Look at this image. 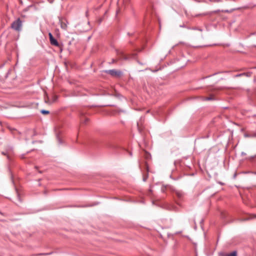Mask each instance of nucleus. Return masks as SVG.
<instances>
[{
  "label": "nucleus",
  "mask_w": 256,
  "mask_h": 256,
  "mask_svg": "<svg viewBox=\"0 0 256 256\" xmlns=\"http://www.w3.org/2000/svg\"><path fill=\"white\" fill-rule=\"evenodd\" d=\"M252 34H256V32Z\"/></svg>",
  "instance_id": "22"
},
{
  "label": "nucleus",
  "mask_w": 256,
  "mask_h": 256,
  "mask_svg": "<svg viewBox=\"0 0 256 256\" xmlns=\"http://www.w3.org/2000/svg\"><path fill=\"white\" fill-rule=\"evenodd\" d=\"M116 54L120 60H126L129 58V56H126L123 51L118 50Z\"/></svg>",
  "instance_id": "5"
},
{
  "label": "nucleus",
  "mask_w": 256,
  "mask_h": 256,
  "mask_svg": "<svg viewBox=\"0 0 256 256\" xmlns=\"http://www.w3.org/2000/svg\"><path fill=\"white\" fill-rule=\"evenodd\" d=\"M22 21L20 18L14 20L10 26L11 28L18 32H20L22 30Z\"/></svg>",
  "instance_id": "1"
},
{
  "label": "nucleus",
  "mask_w": 256,
  "mask_h": 256,
  "mask_svg": "<svg viewBox=\"0 0 256 256\" xmlns=\"http://www.w3.org/2000/svg\"><path fill=\"white\" fill-rule=\"evenodd\" d=\"M220 0H215L216 2H220Z\"/></svg>",
  "instance_id": "20"
},
{
  "label": "nucleus",
  "mask_w": 256,
  "mask_h": 256,
  "mask_svg": "<svg viewBox=\"0 0 256 256\" xmlns=\"http://www.w3.org/2000/svg\"><path fill=\"white\" fill-rule=\"evenodd\" d=\"M55 132H56V138H57L58 142L60 144H62V141L61 138L60 136V135L61 134V132L59 130H56V131Z\"/></svg>",
  "instance_id": "8"
},
{
  "label": "nucleus",
  "mask_w": 256,
  "mask_h": 256,
  "mask_svg": "<svg viewBox=\"0 0 256 256\" xmlns=\"http://www.w3.org/2000/svg\"><path fill=\"white\" fill-rule=\"evenodd\" d=\"M59 22L60 24V27L64 30H66L68 28V22L66 18L60 17Z\"/></svg>",
  "instance_id": "4"
},
{
  "label": "nucleus",
  "mask_w": 256,
  "mask_h": 256,
  "mask_svg": "<svg viewBox=\"0 0 256 256\" xmlns=\"http://www.w3.org/2000/svg\"><path fill=\"white\" fill-rule=\"evenodd\" d=\"M50 44L52 45V46H59L58 42L54 38H53L52 39L50 40Z\"/></svg>",
  "instance_id": "9"
},
{
  "label": "nucleus",
  "mask_w": 256,
  "mask_h": 256,
  "mask_svg": "<svg viewBox=\"0 0 256 256\" xmlns=\"http://www.w3.org/2000/svg\"><path fill=\"white\" fill-rule=\"evenodd\" d=\"M41 113L44 114H48L50 113V112L46 110H41Z\"/></svg>",
  "instance_id": "15"
},
{
  "label": "nucleus",
  "mask_w": 256,
  "mask_h": 256,
  "mask_svg": "<svg viewBox=\"0 0 256 256\" xmlns=\"http://www.w3.org/2000/svg\"><path fill=\"white\" fill-rule=\"evenodd\" d=\"M214 99V96L213 94H210L209 96L208 97H204L203 100H212Z\"/></svg>",
  "instance_id": "11"
},
{
  "label": "nucleus",
  "mask_w": 256,
  "mask_h": 256,
  "mask_svg": "<svg viewBox=\"0 0 256 256\" xmlns=\"http://www.w3.org/2000/svg\"><path fill=\"white\" fill-rule=\"evenodd\" d=\"M79 113L80 123L86 125L89 122V119L85 116L86 112L83 110H80Z\"/></svg>",
  "instance_id": "2"
},
{
  "label": "nucleus",
  "mask_w": 256,
  "mask_h": 256,
  "mask_svg": "<svg viewBox=\"0 0 256 256\" xmlns=\"http://www.w3.org/2000/svg\"><path fill=\"white\" fill-rule=\"evenodd\" d=\"M106 72L112 76L120 77L122 75V72L120 70L114 69L106 71Z\"/></svg>",
  "instance_id": "3"
},
{
  "label": "nucleus",
  "mask_w": 256,
  "mask_h": 256,
  "mask_svg": "<svg viewBox=\"0 0 256 256\" xmlns=\"http://www.w3.org/2000/svg\"><path fill=\"white\" fill-rule=\"evenodd\" d=\"M48 36L50 38V40L54 38L52 34L50 32L48 34Z\"/></svg>",
  "instance_id": "17"
},
{
  "label": "nucleus",
  "mask_w": 256,
  "mask_h": 256,
  "mask_svg": "<svg viewBox=\"0 0 256 256\" xmlns=\"http://www.w3.org/2000/svg\"><path fill=\"white\" fill-rule=\"evenodd\" d=\"M128 35L129 36H132L134 35V33H130V32H128Z\"/></svg>",
  "instance_id": "19"
},
{
  "label": "nucleus",
  "mask_w": 256,
  "mask_h": 256,
  "mask_svg": "<svg viewBox=\"0 0 256 256\" xmlns=\"http://www.w3.org/2000/svg\"><path fill=\"white\" fill-rule=\"evenodd\" d=\"M245 137H256V134H244Z\"/></svg>",
  "instance_id": "14"
},
{
  "label": "nucleus",
  "mask_w": 256,
  "mask_h": 256,
  "mask_svg": "<svg viewBox=\"0 0 256 256\" xmlns=\"http://www.w3.org/2000/svg\"><path fill=\"white\" fill-rule=\"evenodd\" d=\"M116 61H117V60H116L113 58V59H112V60L111 64H114V63H115Z\"/></svg>",
  "instance_id": "18"
},
{
  "label": "nucleus",
  "mask_w": 256,
  "mask_h": 256,
  "mask_svg": "<svg viewBox=\"0 0 256 256\" xmlns=\"http://www.w3.org/2000/svg\"><path fill=\"white\" fill-rule=\"evenodd\" d=\"M175 193L176 195L178 196V197L179 198L182 197L184 195L183 192L180 190H176Z\"/></svg>",
  "instance_id": "12"
},
{
  "label": "nucleus",
  "mask_w": 256,
  "mask_h": 256,
  "mask_svg": "<svg viewBox=\"0 0 256 256\" xmlns=\"http://www.w3.org/2000/svg\"><path fill=\"white\" fill-rule=\"evenodd\" d=\"M216 90L214 88H208V92H214Z\"/></svg>",
  "instance_id": "16"
},
{
  "label": "nucleus",
  "mask_w": 256,
  "mask_h": 256,
  "mask_svg": "<svg viewBox=\"0 0 256 256\" xmlns=\"http://www.w3.org/2000/svg\"><path fill=\"white\" fill-rule=\"evenodd\" d=\"M0 126L2 127H4L5 128H10V126H8L6 123L2 122H0Z\"/></svg>",
  "instance_id": "13"
},
{
  "label": "nucleus",
  "mask_w": 256,
  "mask_h": 256,
  "mask_svg": "<svg viewBox=\"0 0 256 256\" xmlns=\"http://www.w3.org/2000/svg\"><path fill=\"white\" fill-rule=\"evenodd\" d=\"M42 254H39V255H42Z\"/></svg>",
  "instance_id": "23"
},
{
  "label": "nucleus",
  "mask_w": 256,
  "mask_h": 256,
  "mask_svg": "<svg viewBox=\"0 0 256 256\" xmlns=\"http://www.w3.org/2000/svg\"><path fill=\"white\" fill-rule=\"evenodd\" d=\"M130 42V44H132V42L131 41H130V42Z\"/></svg>",
  "instance_id": "24"
},
{
  "label": "nucleus",
  "mask_w": 256,
  "mask_h": 256,
  "mask_svg": "<svg viewBox=\"0 0 256 256\" xmlns=\"http://www.w3.org/2000/svg\"><path fill=\"white\" fill-rule=\"evenodd\" d=\"M222 256H237V252L236 251H234L231 253H224Z\"/></svg>",
  "instance_id": "10"
},
{
  "label": "nucleus",
  "mask_w": 256,
  "mask_h": 256,
  "mask_svg": "<svg viewBox=\"0 0 256 256\" xmlns=\"http://www.w3.org/2000/svg\"><path fill=\"white\" fill-rule=\"evenodd\" d=\"M120 112H122V111L118 110V109L114 108V109L108 110L106 111V113L108 115H115L117 113H119Z\"/></svg>",
  "instance_id": "6"
},
{
  "label": "nucleus",
  "mask_w": 256,
  "mask_h": 256,
  "mask_svg": "<svg viewBox=\"0 0 256 256\" xmlns=\"http://www.w3.org/2000/svg\"><path fill=\"white\" fill-rule=\"evenodd\" d=\"M242 155H245V154H245V153H244V152H242Z\"/></svg>",
  "instance_id": "21"
},
{
  "label": "nucleus",
  "mask_w": 256,
  "mask_h": 256,
  "mask_svg": "<svg viewBox=\"0 0 256 256\" xmlns=\"http://www.w3.org/2000/svg\"><path fill=\"white\" fill-rule=\"evenodd\" d=\"M251 75H252L251 72H244V73L236 74L234 76V77L237 78V77H240V76H246L250 77L251 76Z\"/></svg>",
  "instance_id": "7"
}]
</instances>
